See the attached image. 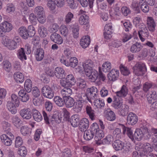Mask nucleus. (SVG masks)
Wrapping results in <instances>:
<instances>
[{
  "mask_svg": "<svg viewBox=\"0 0 157 157\" xmlns=\"http://www.w3.org/2000/svg\"><path fill=\"white\" fill-rule=\"evenodd\" d=\"M64 88L61 90L60 94L63 98H68L72 94V90L70 88L71 87H63Z\"/></svg>",
  "mask_w": 157,
  "mask_h": 157,
  "instance_id": "20",
  "label": "nucleus"
},
{
  "mask_svg": "<svg viewBox=\"0 0 157 157\" xmlns=\"http://www.w3.org/2000/svg\"><path fill=\"white\" fill-rule=\"evenodd\" d=\"M90 130L95 136H101L104 133L102 130H100L98 124L96 123H93L90 126Z\"/></svg>",
  "mask_w": 157,
  "mask_h": 157,
  "instance_id": "16",
  "label": "nucleus"
},
{
  "mask_svg": "<svg viewBox=\"0 0 157 157\" xmlns=\"http://www.w3.org/2000/svg\"><path fill=\"white\" fill-rule=\"evenodd\" d=\"M64 103L67 107L70 108L73 106L75 102L74 99L71 97L66 98L64 99Z\"/></svg>",
  "mask_w": 157,
  "mask_h": 157,
  "instance_id": "50",
  "label": "nucleus"
},
{
  "mask_svg": "<svg viewBox=\"0 0 157 157\" xmlns=\"http://www.w3.org/2000/svg\"><path fill=\"white\" fill-rule=\"evenodd\" d=\"M84 94L76 93L75 98L77 101L75 103L73 107L74 111L76 113H78L81 111L84 102L86 101V97L84 96Z\"/></svg>",
  "mask_w": 157,
  "mask_h": 157,
  "instance_id": "3",
  "label": "nucleus"
},
{
  "mask_svg": "<svg viewBox=\"0 0 157 157\" xmlns=\"http://www.w3.org/2000/svg\"><path fill=\"white\" fill-rule=\"evenodd\" d=\"M60 62L65 65L67 66H70L72 67H75L78 64V61L77 59L75 57H73L70 58L69 61H66L65 57H62L60 59Z\"/></svg>",
  "mask_w": 157,
  "mask_h": 157,
  "instance_id": "11",
  "label": "nucleus"
},
{
  "mask_svg": "<svg viewBox=\"0 0 157 157\" xmlns=\"http://www.w3.org/2000/svg\"><path fill=\"white\" fill-rule=\"evenodd\" d=\"M13 28L12 25L7 21L0 23V37L3 36L4 33L10 32Z\"/></svg>",
  "mask_w": 157,
  "mask_h": 157,
  "instance_id": "9",
  "label": "nucleus"
},
{
  "mask_svg": "<svg viewBox=\"0 0 157 157\" xmlns=\"http://www.w3.org/2000/svg\"><path fill=\"white\" fill-rule=\"evenodd\" d=\"M104 114L105 117L108 121H113L116 119L115 113L110 109L105 108L104 110Z\"/></svg>",
  "mask_w": 157,
  "mask_h": 157,
  "instance_id": "14",
  "label": "nucleus"
},
{
  "mask_svg": "<svg viewBox=\"0 0 157 157\" xmlns=\"http://www.w3.org/2000/svg\"><path fill=\"white\" fill-rule=\"evenodd\" d=\"M157 97L156 92L155 91H152L147 95V99L148 102L151 103L152 101H154Z\"/></svg>",
  "mask_w": 157,
  "mask_h": 157,
  "instance_id": "45",
  "label": "nucleus"
},
{
  "mask_svg": "<svg viewBox=\"0 0 157 157\" xmlns=\"http://www.w3.org/2000/svg\"><path fill=\"white\" fill-rule=\"evenodd\" d=\"M27 33L28 34V37H32L35 35L36 31L33 25H29L28 27Z\"/></svg>",
  "mask_w": 157,
  "mask_h": 157,
  "instance_id": "60",
  "label": "nucleus"
},
{
  "mask_svg": "<svg viewBox=\"0 0 157 157\" xmlns=\"http://www.w3.org/2000/svg\"><path fill=\"white\" fill-rule=\"evenodd\" d=\"M86 113L89 116L90 118L92 120H94L96 118L95 112L91 107L87 105L86 107Z\"/></svg>",
  "mask_w": 157,
  "mask_h": 157,
  "instance_id": "38",
  "label": "nucleus"
},
{
  "mask_svg": "<svg viewBox=\"0 0 157 157\" xmlns=\"http://www.w3.org/2000/svg\"><path fill=\"white\" fill-rule=\"evenodd\" d=\"M151 136L152 135V141L155 143L157 142V129L152 128L151 130Z\"/></svg>",
  "mask_w": 157,
  "mask_h": 157,
  "instance_id": "59",
  "label": "nucleus"
},
{
  "mask_svg": "<svg viewBox=\"0 0 157 157\" xmlns=\"http://www.w3.org/2000/svg\"><path fill=\"white\" fill-rule=\"evenodd\" d=\"M51 40L55 43L60 44L63 42V39L60 36L56 33L52 34L50 36Z\"/></svg>",
  "mask_w": 157,
  "mask_h": 157,
  "instance_id": "25",
  "label": "nucleus"
},
{
  "mask_svg": "<svg viewBox=\"0 0 157 157\" xmlns=\"http://www.w3.org/2000/svg\"><path fill=\"white\" fill-rule=\"evenodd\" d=\"M13 77L15 80L17 82L22 83L24 80V75L19 71L15 72L14 74Z\"/></svg>",
  "mask_w": 157,
  "mask_h": 157,
  "instance_id": "33",
  "label": "nucleus"
},
{
  "mask_svg": "<svg viewBox=\"0 0 157 157\" xmlns=\"http://www.w3.org/2000/svg\"><path fill=\"white\" fill-rule=\"evenodd\" d=\"M5 9L6 13L11 14L14 11L15 7L12 3H10L6 4Z\"/></svg>",
  "mask_w": 157,
  "mask_h": 157,
  "instance_id": "44",
  "label": "nucleus"
},
{
  "mask_svg": "<svg viewBox=\"0 0 157 157\" xmlns=\"http://www.w3.org/2000/svg\"><path fill=\"white\" fill-rule=\"evenodd\" d=\"M30 22L33 25H35L37 23V18L33 13L30 14L29 17Z\"/></svg>",
  "mask_w": 157,
  "mask_h": 157,
  "instance_id": "61",
  "label": "nucleus"
},
{
  "mask_svg": "<svg viewBox=\"0 0 157 157\" xmlns=\"http://www.w3.org/2000/svg\"><path fill=\"white\" fill-rule=\"evenodd\" d=\"M20 101L18 96L14 94H12L10 100L7 102L6 106L8 110L13 114L17 111V107L19 105Z\"/></svg>",
  "mask_w": 157,
  "mask_h": 157,
  "instance_id": "1",
  "label": "nucleus"
},
{
  "mask_svg": "<svg viewBox=\"0 0 157 157\" xmlns=\"http://www.w3.org/2000/svg\"><path fill=\"white\" fill-rule=\"evenodd\" d=\"M147 25L150 31H153L155 30V24L153 19L151 17H148L147 19Z\"/></svg>",
  "mask_w": 157,
  "mask_h": 157,
  "instance_id": "31",
  "label": "nucleus"
},
{
  "mask_svg": "<svg viewBox=\"0 0 157 157\" xmlns=\"http://www.w3.org/2000/svg\"><path fill=\"white\" fill-rule=\"evenodd\" d=\"M12 122L14 125L17 128L20 127L21 121L19 117L17 116H15L12 118Z\"/></svg>",
  "mask_w": 157,
  "mask_h": 157,
  "instance_id": "54",
  "label": "nucleus"
},
{
  "mask_svg": "<svg viewBox=\"0 0 157 157\" xmlns=\"http://www.w3.org/2000/svg\"><path fill=\"white\" fill-rule=\"evenodd\" d=\"M17 57L21 61L27 59V57L23 48H21L17 51Z\"/></svg>",
  "mask_w": 157,
  "mask_h": 157,
  "instance_id": "37",
  "label": "nucleus"
},
{
  "mask_svg": "<svg viewBox=\"0 0 157 157\" xmlns=\"http://www.w3.org/2000/svg\"><path fill=\"white\" fill-rule=\"evenodd\" d=\"M82 66L85 73H87V75H89L88 71L94 69L93 68L94 66V65L91 60L87 59L83 63Z\"/></svg>",
  "mask_w": 157,
  "mask_h": 157,
  "instance_id": "15",
  "label": "nucleus"
},
{
  "mask_svg": "<svg viewBox=\"0 0 157 157\" xmlns=\"http://www.w3.org/2000/svg\"><path fill=\"white\" fill-rule=\"evenodd\" d=\"M75 82V78L72 74L68 75L66 78L65 80L62 79L60 81V85L62 87H71Z\"/></svg>",
  "mask_w": 157,
  "mask_h": 157,
  "instance_id": "7",
  "label": "nucleus"
},
{
  "mask_svg": "<svg viewBox=\"0 0 157 157\" xmlns=\"http://www.w3.org/2000/svg\"><path fill=\"white\" fill-rule=\"evenodd\" d=\"M138 121L137 117L136 114L132 112L130 113L127 117V121L131 125L135 124Z\"/></svg>",
  "mask_w": 157,
  "mask_h": 157,
  "instance_id": "19",
  "label": "nucleus"
},
{
  "mask_svg": "<svg viewBox=\"0 0 157 157\" xmlns=\"http://www.w3.org/2000/svg\"><path fill=\"white\" fill-rule=\"evenodd\" d=\"M20 131L21 134L24 136H28L31 132L29 128L25 126H22L21 128Z\"/></svg>",
  "mask_w": 157,
  "mask_h": 157,
  "instance_id": "58",
  "label": "nucleus"
},
{
  "mask_svg": "<svg viewBox=\"0 0 157 157\" xmlns=\"http://www.w3.org/2000/svg\"><path fill=\"white\" fill-rule=\"evenodd\" d=\"M140 7L142 11L144 13L148 12L149 10V6L145 1L143 0H141L139 1Z\"/></svg>",
  "mask_w": 157,
  "mask_h": 157,
  "instance_id": "41",
  "label": "nucleus"
},
{
  "mask_svg": "<svg viewBox=\"0 0 157 157\" xmlns=\"http://www.w3.org/2000/svg\"><path fill=\"white\" fill-rule=\"evenodd\" d=\"M123 134H126L129 138L132 140H134L132 131L131 128L124 126L123 128Z\"/></svg>",
  "mask_w": 157,
  "mask_h": 157,
  "instance_id": "42",
  "label": "nucleus"
},
{
  "mask_svg": "<svg viewBox=\"0 0 157 157\" xmlns=\"http://www.w3.org/2000/svg\"><path fill=\"white\" fill-rule=\"evenodd\" d=\"M98 92V90L96 87L92 86L87 89L86 94L81 93L78 94H84V96L86 97V100L87 99L90 102H92V100L94 99L97 97Z\"/></svg>",
  "mask_w": 157,
  "mask_h": 157,
  "instance_id": "5",
  "label": "nucleus"
},
{
  "mask_svg": "<svg viewBox=\"0 0 157 157\" xmlns=\"http://www.w3.org/2000/svg\"><path fill=\"white\" fill-rule=\"evenodd\" d=\"M80 2L82 6L83 7H87L89 4V6L90 8L93 7V5L94 0H78Z\"/></svg>",
  "mask_w": 157,
  "mask_h": 157,
  "instance_id": "47",
  "label": "nucleus"
},
{
  "mask_svg": "<svg viewBox=\"0 0 157 157\" xmlns=\"http://www.w3.org/2000/svg\"><path fill=\"white\" fill-rule=\"evenodd\" d=\"M79 121V118L77 116H72L70 120V123L73 127H76L78 125Z\"/></svg>",
  "mask_w": 157,
  "mask_h": 157,
  "instance_id": "56",
  "label": "nucleus"
},
{
  "mask_svg": "<svg viewBox=\"0 0 157 157\" xmlns=\"http://www.w3.org/2000/svg\"><path fill=\"white\" fill-rule=\"evenodd\" d=\"M64 70L60 67H57L55 70V75L58 78H62L65 75Z\"/></svg>",
  "mask_w": 157,
  "mask_h": 157,
  "instance_id": "26",
  "label": "nucleus"
},
{
  "mask_svg": "<svg viewBox=\"0 0 157 157\" xmlns=\"http://www.w3.org/2000/svg\"><path fill=\"white\" fill-rule=\"evenodd\" d=\"M60 33L64 36H67L68 34V30L66 26L62 25L59 28Z\"/></svg>",
  "mask_w": 157,
  "mask_h": 157,
  "instance_id": "62",
  "label": "nucleus"
},
{
  "mask_svg": "<svg viewBox=\"0 0 157 157\" xmlns=\"http://www.w3.org/2000/svg\"><path fill=\"white\" fill-rule=\"evenodd\" d=\"M142 48L140 43L136 42L132 45L130 48V51L132 53H136L140 52Z\"/></svg>",
  "mask_w": 157,
  "mask_h": 157,
  "instance_id": "32",
  "label": "nucleus"
},
{
  "mask_svg": "<svg viewBox=\"0 0 157 157\" xmlns=\"http://www.w3.org/2000/svg\"><path fill=\"white\" fill-rule=\"evenodd\" d=\"M24 86L25 90L28 93L30 92L32 87L31 81L29 79H26L25 82Z\"/></svg>",
  "mask_w": 157,
  "mask_h": 157,
  "instance_id": "57",
  "label": "nucleus"
},
{
  "mask_svg": "<svg viewBox=\"0 0 157 157\" xmlns=\"http://www.w3.org/2000/svg\"><path fill=\"white\" fill-rule=\"evenodd\" d=\"M18 32L20 36L24 39H27L28 38L27 29L25 27H20L18 30Z\"/></svg>",
  "mask_w": 157,
  "mask_h": 157,
  "instance_id": "36",
  "label": "nucleus"
},
{
  "mask_svg": "<svg viewBox=\"0 0 157 157\" xmlns=\"http://www.w3.org/2000/svg\"><path fill=\"white\" fill-rule=\"evenodd\" d=\"M2 124L3 129L6 133L9 136L13 137V135L10 132L11 130L10 124L7 121H4L2 122Z\"/></svg>",
  "mask_w": 157,
  "mask_h": 157,
  "instance_id": "18",
  "label": "nucleus"
},
{
  "mask_svg": "<svg viewBox=\"0 0 157 157\" xmlns=\"http://www.w3.org/2000/svg\"><path fill=\"white\" fill-rule=\"evenodd\" d=\"M118 109V113L121 116H125L127 114L129 111V107L126 105H123Z\"/></svg>",
  "mask_w": 157,
  "mask_h": 157,
  "instance_id": "34",
  "label": "nucleus"
},
{
  "mask_svg": "<svg viewBox=\"0 0 157 157\" xmlns=\"http://www.w3.org/2000/svg\"><path fill=\"white\" fill-rule=\"evenodd\" d=\"M128 89L126 86L123 85L121 87V90L115 93L116 96L119 97L124 98L128 94Z\"/></svg>",
  "mask_w": 157,
  "mask_h": 157,
  "instance_id": "23",
  "label": "nucleus"
},
{
  "mask_svg": "<svg viewBox=\"0 0 157 157\" xmlns=\"http://www.w3.org/2000/svg\"><path fill=\"white\" fill-rule=\"evenodd\" d=\"M90 40L89 36H83L80 40V44L83 48H86L90 44Z\"/></svg>",
  "mask_w": 157,
  "mask_h": 157,
  "instance_id": "28",
  "label": "nucleus"
},
{
  "mask_svg": "<svg viewBox=\"0 0 157 157\" xmlns=\"http://www.w3.org/2000/svg\"><path fill=\"white\" fill-rule=\"evenodd\" d=\"M123 143L119 140H115L113 144L114 148L116 151L121 150L122 149Z\"/></svg>",
  "mask_w": 157,
  "mask_h": 157,
  "instance_id": "48",
  "label": "nucleus"
},
{
  "mask_svg": "<svg viewBox=\"0 0 157 157\" xmlns=\"http://www.w3.org/2000/svg\"><path fill=\"white\" fill-rule=\"evenodd\" d=\"M89 121L86 118H83L80 121L79 128L82 132L86 130L89 127Z\"/></svg>",
  "mask_w": 157,
  "mask_h": 157,
  "instance_id": "24",
  "label": "nucleus"
},
{
  "mask_svg": "<svg viewBox=\"0 0 157 157\" xmlns=\"http://www.w3.org/2000/svg\"><path fill=\"white\" fill-rule=\"evenodd\" d=\"M112 68L111 63L109 61H106L102 65V70L105 72L109 71Z\"/></svg>",
  "mask_w": 157,
  "mask_h": 157,
  "instance_id": "52",
  "label": "nucleus"
},
{
  "mask_svg": "<svg viewBox=\"0 0 157 157\" xmlns=\"http://www.w3.org/2000/svg\"><path fill=\"white\" fill-rule=\"evenodd\" d=\"M44 52L42 48H39L35 50L34 52V55L37 61H41L44 57Z\"/></svg>",
  "mask_w": 157,
  "mask_h": 157,
  "instance_id": "17",
  "label": "nucleus"
},
{
  "mask_svg": "<svg viewBox=\"0 0 157 157\" xmlns=\"http://www.w3.org/2000/svg\"><path fill=\"white\" fill-rule=\"evenodd\" d=\"M119 74V71L118 70L112 69L108 74L109 79L110 80L115 81L118 78Z\"/></svg>",
  "mask_w": 157,
  "mask_h": 157,
  "instance_id": "29",
  "label": "nucleus"
},
{
  "mask_svg": "<svg viewBox=\"0 0 157 157\" xmlns=\"http://www.w3.org/2000/svg\"><path fill=\"white\" fill-rule=\"evenodd\" d=\"M123 105L122 102L120 100L119 98H117L115 96L113 97L112 105V106L115 109H118L122 107Z\"/></svg>",
  "mask_w": 157,
  "mask_h": 157,
  "instance_id": "35",
  "label": "nucleus"
},
{
  "mask_svg": "<svg viewBox=\"0 0 157 157\" xmlns=\"http://www.w3.org/2000/svg\"><path fill=\"white\" fill-rule=\"evenodd\" d=\"M153 150V148L151 145L149 143H146L144 144L139 148L138 151L140 156H143L148 155Z\"/></svg>",
  "mask_w": 157,
  "mask_h": 157,
  "instance_id": "8",
  "label": "nucleus"
},
{
  "mask_svg": "<svg viewBox=\"0 0 157 157\" xmlns=\"http://www.w3.org/2000/svg\"><path fill=\"white\" fill-rule=\"evenodd\" d=\"M42 114L44 117V119L46 122L47 124H49L51 120V117L49 113H47L44 111H43Z\"/></svg>",
  "mask_w": 157,
  "mask_h": 157,
  "instance_id": "63",
  "label": "nucleus"
},
{
  "mask_svg": "<svg viewBox=\"0 0 157 157\" xmlns=\"http://www.w3.org/2000/svg\"><path fill=\"white\" fill-rule=\"evenodd\" d=\"M41 92L43 96L49 99L52 98L54 96V93L49 86L46 85L41 89Z\"/></svg>",
  "mask_w": 157,
  "mask_h": 157,
  "instance_id": "13",
  "label": "nucleus"
},
{
  "mask_svg": "<svg viewBox=\"0 0 157 157\" xmlns=\"http://www.w3.org/2000/svg\"><path fill=\"white\" fill-rule=\"evenodd\" d=\"M140 6L139 2H138L135 1L132 2L131 7L134 10L136 11V13H139L140 12Z\"/></svg>",
  "mask_w": 157,
  "mask_h": 157,
  "instance_id": "53",
  "label": "nucleus"
},
{
  "mask_svg": "<svg viewBox=\"0 0 157 157\" xmlns=\"http://www.w3.org/2000/svg\"><path fill=\"white\" fill-rule=\"evenodd\" d=\"M139 38L142 42H144L148 38L149 33L147 28L145 25H142L138 31Z\"/></svg>",
  "mask_w": 157,
  "mask_h": 157,
  "instance_id": "12",
  "label": "nucleus"
},
{
  "mask_svg": "<svg viewBox=\"0 0 157 157\" xmlns=\"http://www.w3.org/2000/svg\"><path fill=\"white\" fill-rule=\"evenodd\" d=\"M133 72L137 76H142L147 71V68L144 63L140 62L137 63L133 67Z\"/></svg>",
  "mask_w": 157,
  "mask_h": 157,
  "instance_id": "6",
  "label": "nucleus"
},
{
  "mask_svg": "<svg viewBox=\"0 0 157 157\" xmlns=\"http://www.w3.org/2000/svg\"><path fill=\"white\" fill-rule=\"evenodd\" d=\"M78 15L80 16L78 20L80 25H87L89 23V17L86 11L81 10L78 12Z\"/></svg>",
  "mask_w": 157,
  "mask_h": 157,
  "instance_id": "10",
  "label": "nucleus"
},
{
  "mask_svg": "<svg viewBox=\"0 0 157 157\" xmlns=\"http://www.w3.org/2000/svg\"><path fill=\"white\" fill-rule=\"evenodd\" d=\"M18 94L21 97V101L26 102L29 99V96L28 93L24 89L21 90L18 92Z\"/></svg>",
  "mask_w": 157,
  "mask_h": 157,
  "instance_id": "30",
  "label": "nucleus"
},
{
  "mask_svg": "<svg viewBox=\"0 0 157 157\" xmlns=\"http://www.w3.org/2000/svg\"><path fill=\"white\" fill-rule=\"evenodd\" d=\"M34 13L37 16L45 14L43 7L39 6L35 7L34 10Z\"/></svg>",
  "mask_w": 157,
  "mask_h": 157,
  "instance_id": "55",
  "label": "nucleus"
},
{
  "mask_svg": "<svg viewBox=\"0 0 157 157\" xmlns=\"http://www.w3.org/2000/svg\"><path fill=\"white\" fill-rule=\"evenodd\" d=\"M21 42V39L18 36H15L13 39L5 38L3 44L9 49L13 50L17 48Z\"/></svg>",
  "mask_w": 157,
  "mask_h": 157,
  "instance_id": "4",
  "label": "nucleus"
},
{
  "mask_svg": "<svg viewBox=\"0 0 157 157\" xmlns=\"http://www.w3.org/2000/svg\"><path fill=\"white\" fill-rule=\"evenodd\" d=\"M20 114L24 119H29L32 117L31 112L29 108H24L20 111Z\"/></svg>",
  "mask_w": 157,
  "mask_h": 157,
  "instance_id": "21",
  "label": "nucleus"
},
{
  "mask_svg": "<svg viewBox=\"0 0 157 157\" xmlns=\"http://www.w3.org/2000/svg\"><path fill=\"white\" fill-rule=\"evenodd\" d=\"M151 136L150 133L148 132L147 127L144 126L141 127L140 128L136 129L134 133V137L138 141L141 140L143 138L146 140L148 139Z\"/></svg>",
  "mask_w": 157,
  "mask_h": 157,
  "instance_id": "2",
  "label": "nucleus"
},
{
  "mask_svg": "<svg viewBox=\"0 0 157 157\" xmlns=\"http://www.w3.org/2000/svg\"><path fill=\"white\" fill-rule=\"evenodd\" d=\"M38 31L39 35L42 37H46L48 34L47 29L43 26L39 25Z\"/></svg>",
  "mask_w": 157,
  "mask_h": 157,
  "instance_id": "40",
  "label": "nucleus"
},
{
  "mask_svg": "<svg viewBox=\"0 0 157 157\" xmlns=\"http://www.w3.org/2000/svg\"><path fill=\"white\" fill-rule=\"evenodd\" d=\"M2 68L4 70L8 72H10L12 68L11 63L8 60L3 61L2 63Z\"/></svg>",
  "mask_w": 157,
  "mask_h": 157,
  "instance_id": "43",
  "label": "nucleus"
},
{
  "mask_svg": "<svg viewBox=\"0 0 157 157\" xmlns=\"http://www.w3.org/2000/svg\"><path fill=\"white\" fill-rule=\"evenodd\" d=\"M53 100L56 104L60 107L63 106L64 103V98L63 99L59 96L55 97Z\"/></svg>",
  "mask_w": 157,
  "mask_h": 157,
  "instance_id": "49",
  "label": "nucleus"
},
{
  "mask_svg": "<svg viewBox=\"0 0 157 157\" xmlns=\"http://www.w3.org/2000/svg\"><path fill=\"white\" fill-rule=\"evenodd\" d=\"M32 111L34 120L37 122L40 121L43 119L40 113L35 109H33Z\"/></svg>",
  "mask_w": 157,
  "mask_h": 157,
  "instance_id": "39",
  "label": "nucleus"
},
{
  "mask_svg": "<svg viewBox=\"0 0 157 157\" xmlns=\"http://www.w3.org/2000/svg\"><path fill=\"white\" fill-rule=\"evenodd\" d=\"M88 73L89 74L88 75H87V73H85L86 76L89 77V78L90 80L92 82H94L97 79L98 76V73L97 71L95 70L94 69L88 71Z\"/></svg>",
  "mask_w": 157,
  "mask_h": 157,
  "instance_id": "27",
  "label": "nucleus"
},
{
  "mask_svg": "<svg viewBox=\"0 0 157 157\" xmlns=\"http://www.w3.org/2000/svg\"><path fill=\"white\" fill-rule=\"evenodd\" d=\"M94 105L98 108H101L105 105L104 100L100 99H95L94 102Z\"/></svg>",
  "mask_w": 157,
  "mask_h": 157,
  "instance_id": "46",
  "label": "nucleus"
},
{
  "mask_svg": "<svg viewBox=\"0 0 157 157\" xmlns=\"http://www.w3.org/2000/svg\"><path fill=\"white\" fill-rule=\"evenodd\" d=\"M8 135L3 134L1 136V139L4 144L7 146H10L11 145L12 143V140L13 138V137H9Z\"/></svg>",
  "mask_w": 157,
  "mask_h": 157,
  "instance_id": "22",
  "label": "nucleus"
},
{
  "mask_svg": "<svg viewBox=\"0 0 157 157\" xmlns=\"http://www.w3.org/2000/svg\"><path fill=\"white\" fill-rule=\"evenodd\" d=\"M90 130H85L84 138L86 140H89L92 139L94 137V135Z\"/></svg>",
  "mask_w": 157,
  "mask_h": 157,
  "instance_id": "51",
  "label": "nucleus"
},
{
  "mask_svg": "<svg viewBox=\"0 0 157 157\" xmlns=\"http://www.w3.org/2000/svg\"><path fill=\"white\" fill-rule=\"evenodd\" d=\"M50 121L51 122L55 121L57 123H59L61 122V118L59 117L58 113H56L51 117Z\"/></svg>",
  "mask_w": 157,
  "mask_h": 157,
  "instance_id": "64",
  "label": "nucleus"
}]
</instances>
